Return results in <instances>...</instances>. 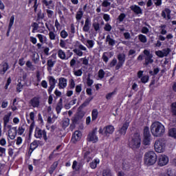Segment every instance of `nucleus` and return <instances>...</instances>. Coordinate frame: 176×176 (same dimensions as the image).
I'll return each instance as SVG.
<instances>
[{"label":"nucleus","mask_w":176,"mask_h":176,"mask_svg":"<svg viewBox=\"0 0 176 176\" xmlns=\"http://www.w3.org/2000/svg\"><path fill=\"white\" fill-rule=\"evenodd\" d=\"M150 131L153 137L161 138L164 135L166 128L160 121H155L151 123Z\"/></svg>","instance_id":"f257e3e1"},{"label":"nucleus","mask_w":176,"mask_h":176,"mask_svg":"<svg viewBox=\"0 0 176 176\" xmlns=\"http://www.w3.org/2000/svg\"><path fill=\"white\" fill-rule=\"evenodd\" d=\"M141 135L138 132H135L129 142V146L133 150L138 149L141 146Z\"/></svg>","instance_id":"f03ea898"},{"label":"nucleus","mask_w":176,"mask_h":176,"mask_svg":"<svg viewBox=\"0 0 176 176\" xmlns=\"http://www.w3.org/2000/svg\"><path fill=\"white\" fill-rule=\"evenodd\" d=\"M157 156L154 151H148L144 154V164L152 166L156 163Z\"/></svg>","instance_id":"7ed1b4c3"},{"label":"nucleus","mask_w":176,"mask_h":176,"mask_svg":"<svg viewBox=\"0 0 176 176\" xmlns=\"http://www.w3.org/2000/svg\"><path fill=\"white\" fill-rule=\"evenodd\" d=\"M115 131V128L113 125H107L106 126H100L99 128L98 133L99 134L104 135V137H108L109 135H111Z\"/></svg>","instance_id":"20e7f679"},{"label":"nucleus","mask_w":176,"mask_h":176,"mask_svg":"<svg viewBox=\"0 0 176 176\" xmlns=\"http://www.w3.org/2000/svg\"><path fill=\"white\" fill-rule=\"evenodd\" d=\"M83 117H85V112L82 110H79L77 113L72 118V124H71L70 126L72 129H75L76 124H79V122L83 119Z\"/></svg>","instance_id":"39448f33"},{"label":"nucleus","mask_w":176,"mask_h":176,"mask_svg":"<svg viewBox=\"0 0 176 176\" xmlns=\"http://www.w3.org/2000/svg\"><path fill=\"white\" fill-rule=\"evenodd\" d=\"M151 135L149 131V126H144L143 129V144L149 146L151 144Z\"/></svg>","instance_id":"423d86ee"},{"label":"nucleus","mask_w":176,"mask_h":176,"mask_svg":"<svg viewBox=\"0 0 176 176\" xmlns=\"http://www.w3.org/2000/svg\"><path fill=\"white\" fill-rule=\"evenodd\" d=\"M34 138L37 139H41L43 138L45 141L47 140V132L45 129L42 130L40 128L36 127L34 131Z\"/></svg>","instance_id":"0eeeda50"},{"label":"nucleus","mask_w":176,"mask_h":176,"mask_svg":"<svg viewBox=\"0 0 176 176\" xmlns=\"http://www.w3.org/2000/svg\"><path fill=\"white\" fill-rule=\"evenodd\" d=\"M143 54L146 55V57H144V65H149V64H153L154 62V60L153 59V54H151V52L148 50H144V51H143Z\"/></svg>","instance_id":"6e6552de"},{"label":"nucleus","mask_w":176,"mask_h":176,"mask_svg":"<svg viewBox=\"0 0 176 176\" xmlns=\"http://www.w3.org/2000/svg\"><path fill=\"white\" fill-rule=\"evenodd\" d=\"M166 145L162 140H157L154 144L155 151L157 153H163L165 150Z\"/></svg>","instance_id":"1a4fd4ad"},{"label":"nucleus","mask_w":176,"mask_h":176,"mask_svg":"<svg viewBox=\"0 0 176 176\" xmlns=\"http://www.w3.org/2000/svg\"><path fill=\"white\" fill-rule=\"evenodd\" d=\"M118 63L116 66V70H118L122 68V67H123V65L124 64L126 60V55L124 54H120L118 55Z\"/></svg>","instance_id":"9d476101"},{"label":"nucleus","mask_w":176,"mask_h":176,"mask_svg":"<svg viewBox=\"0 0 176 176\" xmlns=\"http://www.w3.org/2000/svg\"><path fill=\"white\" fill-rule=\"evenodd\" d=\"M96 128H95V129H93L91 132H89V133L87 135V140L89 142H92L93 143H96L97 142H98V138L96 135Z\"/></svg>","instance_id":"9b49d317"},{"label":"nucleus","mask_w":176,"mask_h":176,"mask_svg":"<svg viewBox=\"0 0 176 176\" xmlns=\"http://www.w3.org/2000/svg\"><path fill=\"white\" fill-rule=\"evenodd\" d=\"M6 127L9 129L8 134L9 137L11 140H14L16 134H17V126H14L12 128V125H8Z\"/></svg>","instance_id":"f8f14e48"},{"label":"nucleus","mask_w":176,"mask_h":176,"mask_svg":"<svg viewBox=\"0 0 176 176\" xmlns=\"http://www.w3.org/2000/svg\"><path fill=\"white\" fill-rule=\"evenodd\" d=\"M40 96H34L29 101V104L33 108H38L40 106Z\"/></svg>","instance_id":"ddd939ff"},{"label":"nucleus","mask_w":176,"mask_h":176,"mask_svg":"<svg viewBox=\"0 0 176 176\" xmlns=\"http://www.w3.org/2000/svg\"><path fill=\"white\" fill-rule=\"evenodd\" d=\"M168 162H169V159L168 156L165 155H161L158 157V165L160 166H166V164H168Z\"/></svg>","instance_id":"4468645a"},{"label":"nucleus","mask_w":176,"mask_h":176,"mask_svg":"<svg viewBox=\"0 0 176 176\" xmlns=\"http://www.w3.org/2000/svg\"><path fill=\"white\" fill-rule=\"evenodd\" d=\"M131 121L126 120L125 122L123 124L122 126L118 129V132L121 135H125L126 131L129 127Z\"/></svg>","instance_id":"2eb2a0df"},{"label":"nucleus","mask_w":176,"mask_h":176,"mask_svg":"<svg viewBox=\"0 0 176 176\" xmlns=\"http://www.w3.org/2000/svg\"><path fill=\"white\" fill-rule=\"evenodd\" d=\"M81 138L82 132H80V131H75L72 135L71 140L72 143L76 144L78 141L80 140Z\"/></svg>","instance_id":"dca6fc26"},{"label":"nucleus","mask_w":176,"mask_h":176,"mask_svg":"<svg viewBox=\"0 0 176 176\" xmlns=\"http://www.w3.org/2000/svg\"><path fill=\"white\" fill-rule=\"evenodd\" d=\"M40 143L41 142L39 140H34L30 145L28 153L32 155L34 150L38 147Z\"/></svg>","instance_id":"f3484780"},{"label":"nucleus","mask_w":176,"mask_h":176,"mask_svg":"<svg viewBox=\"0 0 176 176\" xmlns=\"http://www.w3.org/2000/svg\"><path fill=\"white\" fill-rule=\"evenodd\" d=\"M56 63V60L51 58V57L48 58V60H47V69L48 72H52L55 64Z\"/></svg>","instance_id":"a211bd4d"},{"label":"nucleus","mask_w":176,"mask_h":176,"mask_svg":"<svg viewBox=\"0 0 176 176\" xmlns=\"http://www.w3.org/2000/svg\"><path fill=\"white\" fill-rule=\"evenodd\" d=\"M67 87V79L61 77L58 79V88L59 89H64Z\"/></svg>","instance_id":"6ab92c4d"},{"label":"nucleus","mask_w":176,"mask_h":176,"mask_svg":"<svg viewBox=\"0 0 176 176\" xmlns=\"http://www.w3.org/2000/svg\"><path fill=\"white\" fill-rule=\"evenodd\" d=\"M14 20H15V16L14 15H12L10 19V21H9V25H8V31H7V36H10V33L11 32V30L14 24Z\"/></svg>","instance_id":"aec40b11"},{"label":"nucleus","mask_w":176,"mask_h":176,"mask_svg":"<svg viewBox=\"0 0 176 176\" xmlns=\"http://www.w3.org/2000/svg\"><path fill=\"white\" fill-rule=\"evenodd\" d=\"M170 14H171V10L170 8H164V10H162L161 13V16L163 17V19H170Z\"/></svg>","instance_id":"412c9836"},{"label":"nucleus","mask_w":176,"mask_h":176,"mask_svg":"<svg viewBox=\"0 0 176 176\" xmlns=\"http://www.w3.org/2000/svg\"><path fill=\"white\" fill-rule=\"evenodd\" d=\"M91 19L89 18H87L85 19V25L82 28L83 32H88L89 31L90 28H91Z\"/></svg>","instance_id":"4be33fe9"},{"label":"nucleus","mask_w":176,"mask_h":176,"mask_svg":"<svg viewBox=\"0 0 176 176\" xmlns=\"http://www.w3.org/2000/svg\"><path fill=\"white\" fill-rule=\"evenodd\" d=\"M93 99H94V97H93V96H91V97H89V98H87V99L85 100V101L82 104H80V105L79 106V107H78V111H80V110H82V109H83V108L87 107L89 105V102H90Z\"/></svg>","instance_id":"5701e85b"},{"label":"nucleus","mask_w":176,"mask_h":176,"mask_svg":"<svg viewBox=\"0 0 176 176\" xmlns=\"http://www.w3.org/2000/svg\"><path fill=\"white\" fill-rule=\"evenodd\" d=\"M83 158L87 162H89L92 160L91 153L89 151H83Z\"/></svg>","instance_id":"b1692460"},{"label":"nucleus","mask_w":176,"mask_h":176,"mask_svg":"<svg viewBox=\"0 0 176 176\" xmlns=\"http://www.w3.org/2000/svg\"><path fill=\"white\" fill-rule=\"evenodd\" d=\"M12 115V111H10L3 116V124L5 128L6 127L8 124L10 122Z\"/></svg>","instance_id":"393cba45"},{"label":"nucleus","mask_w":176,"mask_h":176,"mask_svg":"<svg viewBox=\"0 0 176 176\" xmlns=\"http://www.w3.org/2000/svg\"><path fill=\"white\" fill-rule=\"evenodd\" d=\"M130 8L136 14H142V10L139 6H131Z\"/></svg>","instance_id":"a878e982"},{"label":"nucleus","mask_w":176,"mask_h":176,"mask_svg":"<svg viewBox=\"0 0 176 176\" xmlns=\"http://www.w3.org/2000/svg\"><path fill=\"white\" fill-rule=\"evenodd\" d=\"M58 166V162H53V164L50 166V167L48 170L49 174L50 175H53L55 170L57 168Z\"/></svg>","instance_id":"bb28decb"},{"label":"nucleus","mask_w":176,"mask_h":176,"mask_svg":"<svg viewBox=\"0 0 176 176\" xmlns=\"http://www.w3.org/2000/svg\"><path fill=\"white\" fill-rule=\"evenodd\" d=\"M83 18V10L82 8H79L76 14V19L77 22H80Z\"/></svg>","instance_id":"cd10ccee"},{"label":"nucleus","mask_w":176,"mask_h":176,"mask_svg":"<svg viewBox=\"0 0 176 176\" xmlns=\"http://www.w3.org/2000/svg\"><path fill=\"white\" fill-rule=\"evenodd\" d=\"M9 69V65L8 63H5L2 65V68L0 67V76L5 75L6 72Z\"/></svg>","instance_id":"c85d7f7f"},{"label":"nucleus","mask_w":176,"mask_h":176,"mask_svg":"<svg viewBox=\"0 0 176 176\" xmlns=\"http://www.w3.org/2000/svg\"><path fill=\"white\" fill-rule=\"evenodd\" d=\"M58 56L62 60H68L69 57L67 58L66 53L61 49L58 50Z\"/></svg>","instance_id":"c756f323"},{"label":"nucleus","mask_w":176,"mask_h":176,"mask_svg":"<svg viewBox=\"0 0 176 176\" xmlns=\"http://www.w3.org/2000/svg\"><path fill=\"white\" fill-rule=\"evenodd\" d=\"M43 5L46 6L48 9H53L54 6H50L53 3V0H41Z\"/></svg>","instance_id":"7c9ffc66"},{"label":"nucleus","mask_w":176,"mask_h":176,"mask_svg":"<svg viewBox=\"0 0 176 176\" xmlns=\"http://www.w3.org/2000/svg\"><path fill=\"white\" fill-rule=\"evenodd\" d=\"M32 2L34 3L32 8L34 9V12H36L38 7V0H28V5H31Z\"/></svg>","instance_id":"2f4dec72"},{"label":"nucleus","mask_w":176,"mask_h":176,"mask_svg":"<svg viewBox=\"0 0 176 176\" xmlns=\"http://www.w3.org/2000/svg\"><path fill=\"white\" fill-rule=\"evenodd\" d=\"M99 164H100V160L98 158H96L89 164V166L91 168L95 169L96 168L97 165Z\"/></svg>","instance_id":"473e14b6"},{"label":"nucleus","mask_w":176,"mask_h":176,"mask_svg":"<svg viewBox=\"0 0 176 176\" xmlns=\"http://www.w3.org/2000/svg\"><path fill=\"white\" fill-rule=\"evenodd\" d=\"M25 131V124H21L19 125V127H18V131H16V133H18V135H22Z\"/></svg>","instance_id":"72a5a7b5"},{"label":"nucleus","mask_w":176,"mask_h":176,"mask_svg":"<svg viewBox=\"0 0 176 176\" xmlns=\"http://www.w3.org/2000/svg\"><path fill=\"white\" fill-rule=\"evenodd\" d=\"M98 116V111L97 109H94L91 111V120L92 121L96 120Z\"/></svg>","instance_id":"f704fd0d"},{"label":"nucleus","mask_w":176,"mask_h":176,"mask_svg":"<svg viewBox=\"0 0 176 176\" xmlns=\"http://www.w3.org/2000/svg\"><path fill=\"white\" fill-rule=\"evenodd\" d=\"M106 42H108L109 45L110 46H113L116 44V41L111 38L109 34H108L106 38Z\"/></svg>","instance_id":"c9c22d12"},{"label":"nucleus","mask_w":176,"mask_h":176,"mask_svg":"<svg viewBox=\"0 0 176 176\" xmlns=\"http://www.w3.org/2000/svg\"><path fill=\"white\" fill-rule=\"evenodd\" d=\"M168 136L176 139V128H170V129H169Z\"/></svg>","instance_id":"e433bc0d"},{"label":"nucleus","mask_w":176,"mask_h":176,"mask_svg":"<svg viewBox=\"0 0 176 176\" xmlns=\"http://www.w3.org/2000/svg\"><path fill=\"white\" fill-rule=\"evenodd\" d=\"M57 80L54 78V76H50L49 78V85L56 87Z\"/></svg>","instance_id":"4c0bfd02"},{"label":"nucleus","mask_w":176,"mask_h":176,"mask_svg":"<svg viewBox=\"0 0 176 176\" xmlns=\"http://www.w3.org/2000/svg\"><path fill=\"white\" fill-rule=\"evenodd\" d=\"M34 126H35V122L33 121L31 122V124L30 125V128H29V140H30L31 135L33 132Z\"/></svg>","instance_id":"58836bf2"},{"label":"nucleus","mask_w":176,"mask_h":176,"mask_svg":"<svg viewBox=\"0 0 176 176\" xmlns=\"http://www.w3.org/2000/svg\"><path fill=\"white\" fill-rule=\"evenodd\" d=\"M23 85L21 84V80H18V85H16V93H21L22 91Z\"/></svg>","instance_id":"ea45409f"},{"label":"nucleus","mask_w":176,"mask_h":176,"mask_svg":"<svg viewBox=\"0 0 176 176\" xmlns=\"http://www.w3.org/2000/svg\"><path fill=\"white\" fill-rule=\"evenodd\" d=\"M139 41H140V42L143 43H146L147 42V38L145 35L143 34H139V36H138Z\"/></svg>","instance_id":"a19ab883"},{"label":"nucleus","mask_w":176,"mask_h":176,"mask_svg":"<svg viewBox=\"0 0 176 176\" xmlns=\"http://www.w3.org/2000/svg\"><path fill=\"white\" fill-rule=\"evenodd\" d=\"M63 109V104H56L55 109L58 115H59L61 113V111Z\"/></svg>","instance_id":"79ce46f5"},{"label":"nucleus","mask_w":176,"mask_h":176,"mask_svg":"<svg viewBox=\"0 0 176 176\" xmlns=\"http://www.w3.org/2000/svg\"><path fill=\"white\" fill-rule=\"evenodd\" d=\"M60 36L62 38H67L69 36V33L65 30H63L60 32Z\"/></svg>","instance_id":"37998d69"},{"label":"nucleus","mask_w":176,"mask_h":176,"mask_svg":"<svg viewBox=\"0 0 176 176\" xmlns=\"http://www.w3.org/2000/svg\"><path fill=\"white\" fill-rule=\"evenodd\" d=\"M102 176H113L110 169H104L102 171Z\"/></svg>","instance_id":"c03bdc74"},{"label":"nucleus","mask_w":176,"mask_h":176,"mask_svg":"<svg viewBox=\"0 0 176 176\" xmlns=\"http://www.w3.org/2000/svg\"><path fill=\"white\" fill-rule=\"evenodd\" d=\"M140 81L143 83V84H146L148 83V82L149 81V76L146 75V76H143L142 77V78H140Z\"/></svg>","instance_id":"a18cd8bd"},{"label":"nucleus","mask_w":176,"mask_h":176,"mask_svg":"<svg viewBox=\"0 0 176 176\" xmlns=\"http://www.w3.org/2000/svg\"><path fill=\"white\" fill-rule=\"evenodd\" d=\"M116 89H115L114 91H113L112 92H110V93H108L107 95H106V99L107 100H111L112 96L113 95H116Z\"/></svg>","instance_id":"49530a36"},{"label":"nucleus","mask_w":176,"mask_h":176,"mask_svg":"<svg viewBox=\"0 0 176 176\" xmlns=\"http://www.w3.org/2000/svg\"><path fill=\"white\" fill-rule=\"evenodd\" d=\"M171 112L173 116H176V102L171 104Z\"/></svg>","instance_id":"de8ad7c7"},{"label":"nucleus","mask_w":176,"mask_h":176,"mask_svg":"<svg viewBox=\"0 0 176 176\" xmlns=\"http://www.w3.org/2000/svg\"><path fill=\"white\" fill-rule=\"evenodd\" d=\"M104 75H105V72H104V70L102 69H100L98 73V78L100 79H103L104 78Z\"/></svg>","instance_id":"09e8293b"},{"label":"nucleus","mask_w":176,"mask_h":176,"mask_svg":"<svg viewBox=\"0 0 176 176\" xmlns=\"http://www.w3.org/2000/svg\"><path fill=\"white\" fill-rule=\"evenodd\" d=\"M46 13L49 19H52L54 15V11L52 10H46Z\"/></svg>","instance_id":"8fccbe9b"},{"label":"nucleus","mask_w":176,"mask_h":176,"mask_svg":"<svg viewBox=\"0 0 176 176\" xmlns=\"http://www.w3.org/2000/svg\"><path fill=\"white\" fill-rule=\"evenodd\" d=\"M49 38L50 40L53 41V40H56V34L54 33V32H50L49 34Z\"/></svg>","instance_id":"3c124183"},{"label":"nucleus","mask_w":176,"mask_h":176,"mask_svg":"<svg viewBox=\"0 0 176 176\" xmlns=\"http://www.w3.org/2000/svg\"><path fill=\"white\" fill-rule=\"evenodd\" d=\"M82 74H83V72L82 71V69H79L77 71H74V74L76 77L82 76Z\"/></svg>","instance_id":"603ef678"},{"label":"nucleus","mask_w":176,"mask_h":176,"mask_svg":"<svg viewBox=\"0 0 176 176\" xmlns=\"http://www.w3.org/2000/svg\"><path fill=\"white\" fill-rule=\"evenodd\" d=\"M75 33H76V27H75V25L74 23H72L70 25L69 34L74 35Z\"/></svg>","instance_id":"864d4df0"},{"label":"nucleus","mask_w":176,"mask_h":176,"mask_svg":"<svg viewBox=\"0 0 176 176\" xmlns=\"http://www.w3.org/2000/svg\"><path fill=\"white\" fill-rule=\"evenodd\" d=\"M42 49H43L44 55H45L47 56L50 55V47H42Z\"/></svg>","instance_id":"5fc2aeb1"},{"label":"nucleus","mask_w":176,"mask_h":176,"mask_svg":"<svg viewBox=\"0 0 176 176\" xmlns=\"http://www.w3.org/2000/svg\"><path fill=\"white\" fill-rule=\"evenodd\" d=\"M160 28L162 29V30H161V32H160V34H161L162 35H165V34H167V31L165 30L166 28V25H160Z\"/></svg>","instance_id":"6e6d98bb"},{"label":"nucleus","mask_w":176,"mask_h":176,"mask_svg":"<svg viewBox=\"0 0 176 176\" xmlns=\"http://www.w3.org/2000/svg\"><path fill=\"white\" fill-rule=\"evenodd\" d=\"M76 166H78V162L75 160L73 162L72 168L76 170H79V169H80V165H78L77 168Z\"/></svg>","instance_id":"4d7b16f0"},{"label":"nucleus","mask_w":176,"mask_h":176,"mask_svg":"<svg viewBox=\"0 0 176 176\" xmlns=\"http://www.w3.org/2000/svg\"><path fill=\"white\" fill-rule=\"evenodd\" d=\"M171 52V50L170 48H166L162 50V53L164 56H167Z\"/></svg>","instance_id":"13d9d810"},{"label":"nucleus","mask_w":176,"mask_h":176,"mask_svg":"<svg viewBox=\"0 0 176 176\" xmlns=\"http://www.w3.org/2000/svg\"><path fill=\"white\" fill-rule=\"evenodd\" d=\"M32 27L33 28L32 33H35V31L38 29V24L37 23H33Z\"/></svg>","instance_id":"bf43d9fd"},{"label":"nucleus","mask_w":176,"mask_h":176,"mask_svg":"<svg viewBox=\"0 0 176 176\" xmlns=\"http://www.w3.org/2000/svg\"><path fill=\"white\" fill-rule=\"evenodd\" d=\"M45 18L44 14L42 13V11H38L37 13V19L36 21H38L40 19H43Z\"/></svg>","instance_id":"052dcab7"},{"label":"nucleus","mask_w":176,"mask_h":176,"mask_svg":"<svg viewBox=\"0 0 176 176\" xmlns=\"http://www.w3.org/2000/svg\"><path fill=\"white\" fill-rule=\"evenodd\" d=\"M73 52L76 54L78 56H83V52L80 51V50L74 49L73 50Z\"/></svg>","instance_id":"680f3d73"},{"label":"nucleus","mask_w":176,"mask_h":176,"mask_svg":"<svg viewBox=\"0 0 176 176\" xmlns=\"http://www.w3.org/2000/svg\"><path fill=\"white\" fill-rule=\"evenodd\" d=\"M87 43L88 44V45H87L88 48H92L94 45V41L92 40H87Z\"/></svg>","instance_id":"e2e57ef3"},{"label":"nucleus","mask_w":176,"mask_h":176,"mask_svg":"<svg viewBox=\"0 0 176 176\" xmlns=\"http://www.w3.org/2000/svg\"><path fill=\"white\" fill-rule=\"evenodd\" d=\"M76 92L77 94H80V92H82V84L76 86Z\"/></svg>","instance_id":"0e129e2a"},{"label":"nucleus","mask_w":176,"mask_h":176,"mask_svg":"<svg viewBox=\"0 0 176 176\" xmlns=\"http://www.w3.org/2000/svg\"><path fill=\"white\" fill-rule=\"evenodd\" d=\"M126 18V14L124 13L120 14V15L118 16V19L121 23L124 21V19Z\"/></svg>","instance_id":"69168bd1"},{"label":"nucleus","mask_w":176,"mask_h":176,"mask_svg":"<svg viewBox=\"0 0 176 176\" xmlns=\"http://www.w3.org/2000/svg\"><path fill=\"white\" fill-rule=\"evenodd\" d=\"M93 27H94V30L96 32H97V31H98L100 30V24L98 23H93Z\"/></svg>","instance_id":"338daca9"},{"label":"nucleus","mask_w":176,"mask_h":176,"mask_svg":"<svg viewBox=\"0 0 176 176\" xmlns=\"http://www.w3.org/2000/svg\"><path fill=\"white\" fill-rule=\"evenodd\" d=\"M104 30L107 32H110L112 29V27L109 23H107L104 28Z\"/></svg>","instance_id":"774afa93"}]
</instances>
